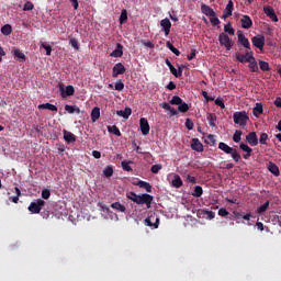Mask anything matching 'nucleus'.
<instances>
[{"label":"nucleus","instance_id":"obj_46","mask_svg":"<svg viewBox=\"0 0 281 281\" xmlns=\"http://www.w3.org/2000/svg\"><path fill=\"white\" fill-rule=\"evenodd\" d=\"M249 69L251 72H258L259 68H258V64L254 57V59H250V66Z\"/></svg>","mask_w":281,"mask_h":281},{"label":"nucleus","instance_id":"obj_30","mask_svg":"<svg viewBox=\"0 0 281 281\" xmlns=\"http://www.w3.org/2000/svg\"><path fill=\"white\" fill-rule=\"evenodd\" d=\"M65 110L69 114H75V112L77 114H80V112H81L80 108H78L77 105H65Z\"/></svg>","mask_w":281,"mask_h":281},{"label":"nucleus","instance_id":"obj_58","mask_svg":"<svg viewBox=\"0 0 281 281\" xmlns=\"http://www.w3.org/2000/svg\"><path fill=\"white\" fill-rule=\"evenodd\" d=\"M162 169V165H153L150 168L151 173H159V171Z\"/></svg>","mask_w":281,"mask_h":281},{"label":"nucleus","instance_id":"obj_11","mask_svg":"<svg viewBox=\"0 0 281 281\" xmlns=\"http://www.w3.org/2000/svg\"><path fill=\"white\" fill-rule=\"evenodd\" d=\"M237 37H238L239 44H241V46H244V48H246V49L251 48V44H250L249 40L246 37V35H244V33L241 31H238Z\"/></svg>","mask_w":281,"mask_h":281},{"label":"nucleus","instance_id":"obj_22","mask_svg":"<svg viewBox=\"0 0 281 281\" xmlns=\"http://www.w3.org/2000/svg\"><path fill=\"white\" fill-rule=\"evenodd\" d=\"M123 48L122 44H116V48L111 53V57H123Z\"/></svg>","mask_w":281,"mask_h":281},{"label":"nucleus","instance_id":"obj_9","mask_svg":"<svg viewBox=\"0 0 281 281\" xmlns=\"http://www.w3.org/2000/svg\"><path fill=\"white\" fill-rule=\"evenodd\" d=\"M126 68L124 64L119 63L115 64L114 67L112 68V77L117 78L120 75H125Z\"/></svg>","mask_w":281,"mask_h":281},{"label":"nucleus","instance_id":"obj_41","mask_svg":"<svg viewBox=\"0 0 281 281\" xmlns=\"http://www.w3.org/2000/svg\"><path fill=\"white\" fill-rule=\"evenodd\" d=\"M269 206H270V202H269V200H267V202L261 204V206H258L257 213H266V211H268Z\"/></svg>","mask_w":281,"mask_h":281},{"label":"nucleus","instance_id":"obj_19","mask_svg":"<svg viewBox=\"0 0 281 281\" xmlns=\"http://www.w3.org/2000/svg\"><path fill=\"white\" fill-rule=\"evenodd\" d=\"M64 138L66 143H76L77 140L76 134H72V132H67V130H64Z\"/></svg>","mask_w":281,"mask_h":281},{"label":"nucleus","instance_id":"obj_62","mask_svg":"<svg viewBox=\"0 0 281 281\" xmlns=\"http://www.w3.org/2000/svg\"><path fill=\"white\" fill-rule=\"evenodd\" d=\"M207 140H209L210 145H216V138H215L214 134H209Z\"/></svg>","mask_w":281,"mask_h":281},{"label":"nucleus","instance_id":"obj_29","mask_svg":"<svg viewBox=\"0 0 281 281\" xmlns=\"http://www.w3.org/2000/svg\"><path fill=\"white\" fill-rule=\"evenodd\" d=\"M108 132L114 134L115 136H122V132L117 125H108Z\"/></svg>","mask_w":281,"mask_h":281},{"label":"nucleus","instance_id":"obj_56","mask_svg":"<svg viewBox=\"0 0 281 281\" xmlns=\"http://www.w3.org/2000/svg\"><path fill=\"white\" fill-rule=\"evenodd\" d=\"M125 88V85L123 83V81H116L114 89L119 90V92H122Z\"/></svg>","mask_w":281,"mask_h":281},{"label":"nucleus","instance_id":"obj_2","mask_svg":"<svg viewBox=\"0 0 281 281\" xmlns=\"http://www.w3.org/2000/svg\"><path fill=\"white\" fill-rule=\"evenodd\" d=\"M218 149H222V151H224L225 154H231V156H232L233 160H235V162H240L241 156H240L238 149L231 147L229 145H227V143H220Z\"/></svg>","mask_w":281,"mask_h":281},{"label":"nucleus","instance_id":"obj_18","mask_svg":"<svg viewBox=\"0 0 281 281\" xmlns=\"http://www.w3.org/2000/svg\"><path fill=\"white\" fill-rule=\"evenodd\" d=\"M13 57L18 58L20 61H26L27 57L25 55V53H22V50H20V48H14L12 50Z\"/></svg>","mask_w":281,"mask_h":281},{"label":"nucleus","instance_id":"obj_47","mask_svg":"<svg viewBox=\"0 0 281 281\" xmlns=\"http://www.w3.org/2000/svg\"><path fill=\"white\" fill-rule=\"evenodd\" d=\"M241 136H243L241 130H236V132H235V134H234V136H233V140H234L235 143H240Z\"/></svg>","mask_w":281,"mask_h":281},{"label":"nucleus","instance_id":"obj_45","mask_svg":"<svg viewBox=\"0 0 281 281\" xmlns=\"http://www.w3.org/2000/svg\"><path fill=\"white\" fill-rule=\"evenodd\" d=\"M224 31H225V33H227L228 36L235 35V29H233L231 22H228V24H225Z\"/></svg>","mask_w":281,"mask_h":281},{"label":"nucleus","instance_id":"obj_40","mask_svg":"<svg viewBox=\"0 0 281 281\" xmlns=\"http://www.w3.org/2000/svg\"><path fill=\"white\" fill-rule=\"evenodd\" d=\"M127 20H128V13L126 9H123V11H121L120 24H125Z\"/></svg>","mask_w":281,"mask_h":281},{"label":"nucleus","instance_id":"obj_44","mask_svg":"<svg viewBox=\"0 0 281 281\" xmlns=\"http://www.w3.org/2000/svg\"><path fill=\"white\" fill-rule=\"evenodd\" d=\"M178 110H179V112L186 113L190 110V106L188 105V103H186L183 101V99H181V103H180Z\"/></svg>","mask_w":281,"mask_h":281},{"label":"nucleus","instance_id":"obj_51","mask_svg":"<svg viewBox=\"0 0 281 281\" xmlns=\"http://www.w3.org/2000/svg\"><path fill=\"white\" fill-rule=\"evenodd\" d=\"M42 48H44L46 50V55L47 56H50L52 55V46L49 44H46V42H43L42 43Z\"/></svg>","mask_w":281,"mask_h":281},{"label":"nucleus","instance_id":"obj_27","mask_svg":"<svg viewBox=\"0 0 281 281\" xmlns=\"http://www.w3.org/2000/svg\"><path fill=\"white\" fill-rule=\"evenodd\" d=\"M12 191L15 193V195H11V198H9V200H11L15 204H18L19 198L21 196V189H19V187H14V189H12Z\"/></svg>","mask_w":281,"mask_h":281},{"label":"nucleus","instance_id":"obj_14","mask_svg":"<svg viewBox=\"0 0 281 281\" xmlns=\"http://www.w3.org/2000/svg\"><path fill=\"white\" fill-rule=\"evenodd\" d=\"M134 184L145 189L148 194L153 192V184H150V182H146L145 180H137V182H134Z\"/></svg>","mask_w":281,"mask_h":281},{"label":"nucleus","instance_id":"obj_59","mask_svg":"<svg viewBox=\"0 0 281 281\" xmlns=\"http://www.w3.org/2000/svg\"><path fill=\"white\" fill-rule=\"evenodd\" d=\"M34 10V4L33 2H25L23 7V11H33Z\"/></svg>","mask_w":281,"mask_h":281},{"label":"nucleus","instance_id":"obj_4","mask_svg":"<svg viewBox=\"0 0 281 281\" xmlns=\"http://www.w3.org/2000/svg\"><path fill=\"white\" fill-rule=\"evenodd\" d=\"M218 42H220L221 46H224L226 48V50H232V48L234 46V44H233L229 35H227V33H220Z\"/></svg>","mask_w":281,"mask_h":281},{"label":"nucleus","instance_id":"obj_6","mask_svg":"<svg viewBox=\"0 0 281 281\" xmlns=\"http://www.w3.org/2000/svg\"><path fill=\"white\" fill-rule=\"evenodd\" d=\"M153 200L154 195H150L149 193H142V195H138V204H146L147 209H150Z\"/></svg>","mask_w":281,"mask_h":281},{"label":"nucleus","instance_id":"obj_37","mask_svg":"<svg viewBox=\"0 0 281 281\" xmlns=\"http://www.w3.org/2000/svg\"><path fill=\"white\" fill-rule=\"evenodd\" d=\"M2 35L9 36L12 33V26L11 24H4V26L1 27Z\"/></svg>","mask_w":281,"mask_h":281},{"label":"nucleus","instance_id":"obj_38","mask_svg":"<svg viewBox=\"0 0 281 281\" xmlns=\"http://www.w3.org/2000/svg\"><path fill=\"white\" fill-rule=\"evenodd\" d=\"M113 173H114V169L111 165H108V167L103 169V176H105V178H111Z\"/></svg>","mask_w":281,"mask_h":281},{"label":"nucleus","instance_id":"obj_23","mask_svg":"<svg viewBox=\"0 0 281 281\" xmlns=\"http://www.w3.org/2000/svg\"><path fill=\"white\" fill-rule=\"evenodd\" d=\"M172 187H176V189H180L183 187V180L179 173H176L172 180Z\"/></svg>","mask_w":281,"mask_h":281},{"label":"nucleus","instance_id":"obj_50","mask_svg":"<svg viewBox=\"0 0 281 281\" xmlns=\"http://www.w3.org/2000/svg\"><path fill=\"white\" fill-rule=\"evenodd\" d=\"M211 24L213 26H220L221 20L216 16V12L214 11V15H211Z\"/></svg>","mask_w":281,"mask_h":281},{"label":"nucleus","instance_id":"obj_24","mask_svg":"<svg viewBox=\"0 0 281 281\" xmlns=\"http://www.w3.org/2000/svg\"><path fill=\"white\" fill-rule=\"evenodd\" d=\"M153 220H155V222H153ZM159 222H160L159 217H156V218L155 217H146L145 218V224L147 226H154V228H158Z\"/></svg>","mask_w":281,"mask_h":281},{"label":"nucleus","instance_id":"obj_10","mask_svg":"<svg viewBox=\"0 0 281 281\" xmlns=\"http://www.w3.org/2000/svg\"><path fill=\"white\" fill-rule=\"evenodd\" d=\"M139 127H140V132L144 136H147V134H149L150 132V125L148 123V119L142 117L139 119Z\"/></svg>","mask_w":281,"mask_h":281},{"label":"nucleus","instance_id":"obj_60","mask_svg":"<svg viewBox=\"0 0 281 281\" xmlns=\"http://www.w3.org/2000/svg\"><path fill=\"white\" fill-rule=\"evenodd\" d=\"M186 127H187V130H193L194 123H193L192 119H186Z\"/></svg>","mask_w":281,"mask_h":281},{"label":"nucleus","instance_id":"obj_3","mask_svg":"<svg viewBox=\"0 0 281 281\" xmlns=\"http://www.w3.org/2000/svg\"><path fill=\"white\" fill-rule=\"evenodd\" d=\"M234 123L237 125H243L245 126L247 122L249 121V116L247 112H235L233 114Z\"/></svg>","mask_w":281,"mask_h":281},{"label":"nucleus","instance_id":"obj_1","mask_svg":"<svg viewBox=\"0 0 281 281\" xmlns=\"http://www.w3.org/2000/svg\"><path fill=\"white\" fill-rule=\"evenodd\" d=\"M246 140H247V143H249V145L251 147H249V145H247L246 143H240L239 147H240V149H243V151H246V154H244V158L248 159L251 156L252 147H256L259 143L257 133L249 132V134H247V136H246Z\"/></svg>","mask_w":281,"mask_h":281},{"label":"nucleus","instance_id":"obj_32","mask_svg":"<svg viewBox=\"0 0 281 281\" xmlns=\"http://www.w3.org/2000/svg\"><path fill=\"white\" fill-rule=\"evenodd\" d=\"M166 46H167V48H169V50H171V53H173V55H177V57H179L181 55L179 48H176V46H173V44H171V42H166Z\"/></svg>","mask_w":281,"mask_h":281},{"label":"nucleus","instance_id":"obj_20","mask_svg":"<svg viewBox=\"0 0 281 281\" xmlns=\"http://www.w3.org/2000/svg\"><path fill=\"white\" fill-rule=\"evenodd\" d=\"M240 22H241L243 29H251L252 26V20L251 18H249V15H244Z\"/></svg>","mask_w":281,"mask_h":281},{"label":"nucleus","instance_id":"obj_16","mask_svg":"<svg viewBox=\"0 0 281 281\" xmlns=\"http://www.w3.org/2000/svg\"><path fill=\"white\" fill-rule=\"evenodd\" d=\"M265 13L270 20H272V22H279L278 15L271 7L265 8Z\"/></svg>","mask_w":281,"mask_h":281},{"label":"nucleus","instance_id":"obj_63","mask_svg":"<svg viewBox=\"0 0 281 281\" xmlns=\"http://www.w3.org/2000/svg\"><path fill=\"white\" fill-rule=\"evenodd\" d=\"M218 215H222V216L229 215V211H227V209L221 207L218 210Z\"/></svg>","mask_w":281,"mask_h":281},{"label":"nucleus","instance_id":"obj_28","mask_svg":"<svg viewBox=\"0 0 281 281\" xmlns=\"http://www.w3.org/2000/svg\"><path fill=\"white\" fill-rule=\"evenodd\" d=\"M116 114L123 116V119H130L132 110L131 108H125V110H117Z\"/></svg>","mask_w":281,"mask_h":281},{"label":"nucleus","instance_id":"obj_25","mask_svg":"<svg viewBox=\"0 0 281 281\" xmlns=\"http://www.w3.org/2000/svg\"><path fill=\"white\" fill-rule=\"evenodd\" d=\"M268 170L273 173L274 176H280V169L276 162L270 161L268 164Z\"/></svg>","mask_w":281,"mask_h":281},{"label":"nucleus","instance_id":"obj_55","mask_svg":"<svg viewBox=\"0 0 281 281\" xmlns=\"http://www.w3.org/2000/svg\"><path fill=\"white\" fill-rule=\"evenodd\" d=\"M259 66H260V69L263 70L265 72L270 70V66L268 61H259Z\"/></svg>","mask_w":281,"mask_h":281},{"label":"nucleus","instance_id":"obj_17","mask_svg":"<svg viewBox=\"0 0 281 281\" xmlns=\"http://www.w3.org/2000/svg\"><path fill=\"white\" fill-rule=\"evenodd\" d=\"M201 11L204 15L209 16L210 22H212V15H214V9H212V7H209L207 4H202Z\"/></svg>","mask_w":281,"mask_h":281},{"label":"nucleus","instance_id":"obj_12","mask_svg":"<svg viewBox=\"0 0 281 281\" xmlns=\"http://www.w3.org/2000/svg\"><path fill=\"white\" fill-rule=\"evenodd\" d=\"M234 11V2L233 0H229L228 4L226 5L225 10L222 13V19L227 20V18H231L233 15Z\"/></svg>","mask_w":281,"mask_h":281},{"label":"nucleus","instance_id":"obj_5","mask_svg":"<svg viewBox=\"0 0 281 281\" xmlns=\"http://www.w3.org/2000/svg\"><path fill=\"white\" fill-rule=\"evenodd\" d=\"M45 204L46 202H44L42 198H38L37 200H35V202H31V204L29 205V211H31V213H41Z\"/></svg>","mask_w":281,"mask_h":281},{"label":"nucleus","instance_id":"obj_26","mask_svg":"<svg viewBox=\"0 0 281 281\" xmlns=\"http://www.w3.org/2000/svg\"><path fill=\"white\" fill-rule=\"evenodd\" d=\"M161 108L164 110H168L170 112L171 116L178 115V110H176V108H171L170 103L164 102V103H161Z\"/></svg>","mask_w":281,"mask_h":281},{"label":"nucleus","instance_id":"obj_36","mask_svg":"<svg viewBox=\"0 0 281 281\" xmlns=\"http://www.w3.org/2000/svg\"><path fill=\"white\" fill-rule=\"evenodd\" d=\"M112 209H116V211H121L122 213H125L126 206L122 204L121 202H112L111 204Z\"/></svg>","mask_w":281,"mask_h":281},{"label":"nucleus","instance_id":"obj_34","mask_svg":"<svg viewBox=\"0 0 281 281\" xmlns=\"http://www.w3.org/2000/svg\"><path fill=\"white\" fill-rule=\"evenodd\" d=\"M206 119L211 127H216V119H217L216 114L209 113Z\"/></svg>","mask_w":281,"mask_h":281},{"label":"nucleus","instance_id":"obj_57","mask_svg":"<svg viewBox=\"0 0 281 281\" xmlns=\"http://www.w3.org/2000/svg\"><path fill=\"white\" fill-rule=\"evenodd\" d=\"M215 105H218L220 108H222V110H224L225 108L224 99L222 97H218L217 99H215Z\"/></svg>","mask_w":281,"mask_h":281},{"label":"nucleus","instance_id":"obj_31","mask_svg":"<svg viewBox=\"0 0 281 281\" xmlns=\"http://www.w3.org/2000/svg\"><path fill=\"white\" fill-rule=\"evenodd\" d=\"M251 59H254V53L251 50V48H246V53H245V64H251Z\"/></svg>","mask_w":281,"mask_h":281},{"label":"nucleus","instance_id":"obj_15","mask_svg":"<svg viewBox=\"0 0 281 281\" xmlns=\"http://www.w3.org/2000/svg\"><path fill=\"white\" fill-rule=\"evenodd\" d=\"M191 148L194 149V151H204L203 143H201L199 138H192Z\"/></svg>","mask_w":281,"mask_h":281},{"label":"nucleus","instance_id":"obj_8","mask_svg":"<svg viewBox=\"0 0 281 281\" xmlns=\"http://www.w3.org/2000/svg\"><path fill=\"white\" fill-rule=\"evenodd\" d=\"M254 46L256 48H259V50H263L265 44H266V37L263 35H256L251 40Z\"/></svg>","mask_w":281,"mask_h":281},{"label":"nucleus","instance_id":"obj_13","mask_svg":"<svg viewBox=\"0 0 281 281\" xmlns=\"http://www.w3.org/2000/svg\"><path fill=\"white\" fill-rule=\"evenodd\" d=\"M160 26H161L165 35H170L172 24H171L170 20H168V18H165V20H161Z\"/></svg>","mask_w":281,"mask_h":281},{"label":"nucleus","instance_id":"obj_53","mask_svg":"<svg viewBox=\"0 0 281 281\" xmlns=\"http://www.w3.org/2000/svg\"><path fill=\"white\" fill-rule=\"evenodd\" d=\"M52 193L49 189H43L42 191V199L45 202V200H48L50 198Z\"/></svg>","mask_w":281,"mask_h":281},{"label":"nucleus","instance_id":"obj_39","mask_svg":"<svg viewBox=\"0 0 281 281\" xmlns=\"http://www.w3.org/2000/svg\"><path fill=\"white\" fill-rule=\"evenodd\" d=\"M192 195H194V198H201V195H203V187H201L200 184H196L194 187V191Z\"/></svg>","mask_w":281,"mask_h":281},{"label":"nucleus","instance_id":"obj_54","mask_svg":"<svg viewBox=\"0 0 281 281\" xmlns=\"http://www.w3.org/2000/svg\"><path fill=\"white\" fill-rule=\"evenodd\" d=\"M236 60L240 64H246V54L243 55L241 53H236Z\"/></svg>","mask_w":281,"mask_h":281},{"label":"nucleus","instance_id":"obj_43","mask_svg":"<svg viewBox=\"0 0 281 281\" xmlns=\"http://www.w3.org/2000/svg\"><path fill=\"white\" fill-rule=\"evenodd\" d=\"M126 195H127V198H128L130 200H132L133 202H136V204H138V194L135 193V191H128V192L126 193Z\"/></svg>","mask_w":281,"mask_h":281},{"label":"nucleus","instance_id":"obj_33","mask_svg":"<svg viewBox=\"0 0 281 281\" xmlns=\"http://www.w3.org/2000/svg\"><path fill=\"white\" fill-rule=\"evenodd\" d=\"M101 116V112H100V108H93L92 112H91V119L92 121L95 123V121H98Z\"/></svg>","mask_w":281,"mask_h":281},{"label":"nucleus","instance_id":"obj_49","mask_svg":"<svg viewBox=\"0 0 281 281\" xmlns=\"http://www.w3.org/2000/svg\"><path fill=\"white\" fill-rule=\"evenodd\" d=\"M69 44L72 46V48H75V50H80V44L76 37H71Z\"/></svg>","mask_w":281,"mask_h":281},{"label":"nucleus","instance_id":"obj_64","mask_svg":"<svg viewBox=\"0 0 281 281\" xmlns=\"http://www.w3.org/2000/svg\"><path fill=\"white\" fill-rule=\"evenodd\" d=\"M274 105H277V108H281V97H277L274 100Z\"/></svg>","mask_w":281,"mask_h":281},{"label":"nucleus","instance_id":"obj_21","mask_svg":"<svg viewBox=\"0 0 281 281\" xmlns=\"http://www.w3.org/2000/svg\"><path fill=\"white\" fill-rule=\"evenodd\" d=\"M40 110H50L52 112H58L57 105H54L53 103H41L38 105Z\"/></svg>","mask_w":281,"mask_h":281},{"label":"nucleus","instance_id":"obj_7","mask_svg":"<svg viewBox=\"0 0 281 281\" xmlns=\"http://www.w3.org/2000/svg\"><path fill=\"white\" fill-rule=\"evenodd\" d=\"M59 93L61 99H67V97H74L75 88L74 86H67L65 89L64 86H59Z\"/></svg>","mask_w":281,"mask_h":281},{"label":"nucleus","instance_id":"obj_61","mask_svg":"<svg viewBox=\"0 0 281 281\" xmlns=\"http://www.w3.org/2000/svg\"><path fill=\"white\" fill-rule=\"evenodd\" d=\"M194 57H196V48L191 49V53L188 55V60L192 61V59H194Z\"/></svg>","mask_w":281,"mask_h":281},{"label":"nucleus","instance_id":"obj_52","mask_svg":"<svg viewBox=\"0 0 281 281\" xmlns=\"http://www.w3.org/2000/svg\"><path fill=\"white\" fill-rule=\"evenodd\" d=\"M268 139H269L268 134L266 132H262V134H260V138H259L261 145H267Z\"/></svg>","mask_w":281,"mask_h":281},{"label":"nucleus","instance_id":"obj_35","mask_svg":"<svg viewBox=\"0 0 281 281\" xmlns=\"http://www.w3.org/2000/svg\"><path fill=\"white\" fill-rule=\"evenodd\" d=\"M260 114H263V105L262 103H256V106L254 108V115L260 116Z\"/></svg>","mask_w":281,"mask_h":281},{"label":"nucleus","instance_id":"obj_42","mask_svg":"<svg viewBox=\"0 0 281 281\" xmlns=\"http://www.w3.org/2000/svg\"><path fill=\"white\" fill-rule=\"evenodd\" d=\"M181 103H182V99H181V97H179L177 94L175 97H172V99L170 100V104L178 105V108H180Z\"/></svg>","mask_w":281,"mask_h":281},{"label":"nucleus","instance_id":"obj_48","mask_svg":"<svg viewBox=\"0 0 281 281\" xmlns=\"http://www.w3.org/2000/svg\"><path fill=\"white\" fill-rule=\"evenodd\" d=\"M131 162H132V160H130V161L123 160V161L121 162L122 168H123L125 171H133V167H131Z\"/></svg>","mask_w":281,"mask_h":281}]
</instances>
